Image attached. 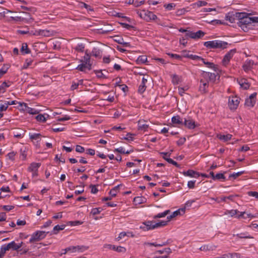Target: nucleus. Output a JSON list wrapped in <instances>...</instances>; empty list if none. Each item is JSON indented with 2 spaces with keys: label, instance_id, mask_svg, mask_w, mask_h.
<instances>
[{
  "label": "nucleus",
  "instance_id": "obj_1",
  "mask_svg": "<svg viewBox=\"0 0 258 258\" xmlns=\"http://www.w3.org/2000/svg\"><path fill=\"white\" fill-rule=\"evenodd\" d=\"M239 19L237 24L240 26L243 31H246L247 30V26L251 24V17L249 16L251 15L250 13H240L238 14Z\"/></svg>",
  "mask_w": 258,
  "mask_h": 258
},
{
  "label": "nucleus",
  "instance_id": "obj_2",
  "mask_svg": "<svg viewBox=\"0 0 258 258\" xmlns=\"http://www.w3.org/2000/svg\"><path fill=\"white\" fill-rule=\"evenodd\" d=\"M227 44V42L219 40L208 41L204 43L205 46L209 48H224Z\"/></svg>",
  "mask_w": 258,
  "mask_h": 258
},
{
  "label": "nucleus",
  "instance_id": "obj_3",
  "mask_svg": "<svg viewBox=\"0 0 258 258\" xmlns=\"http://www.w3.org/2000/svg\"><path fill=\"white\" fill-rule=\"evenodd\" d=\"M137 13L141 18L147 21L154 20L157 18L153 12L144 10L141 11H138Z\"/></svg>",
  "mask_w": 258,
  "mask_h": 258
},
{
  "label": "nucleus",
  "instance_id": "obj_4",
  "mask_svg": "<svg viewBox=\"0 0 258 258\" xmlns=\"http://www.w3.org/2000/svg\"><path fill=\"white\" fill-rule=\"evenodd\" d=\"M48 232L44 231H36L34 232L29 239L30 243L39 241L45 238Z\"/></svg>",
  "mask_w": 258,
  "mask_h": 258
},
{
  "label": "nucleus",
  "instance_id": "obj_5",
  "mask_svg": "<svg viewBox=\"0 0 258 258\" xmlns=\"http://www.w3.org/2000/svg\"><path fill=\"white\" fill-rule=\"evenodd\" d=\"M89 247L85 245L70 246L66 248V252L71 254L72 253H81L87 250Z\"/></svg>",
  "mask_w": 258,
  "mask_h": 258
},
{
  "label": "nucleus",
  "instance_id": "obj_6",
  "mask_svg": "<svg viewBox=\"0 0 258 258\" xmlns=\"http://www.w3.org/2000/svg\"><path fill=\"white\" fill-rule=\"evenodd\" d=\"M240 98L237 96H232L229 97L228 106L231 110H235L240 102Z\"/></svg>",
  "mask_w": 258,
  "mask_h": 258
},
{
  "label": "nucleus",
  "instance_id": "obj_7",
  "mask_svg": "<svg viewBox=\"0 0 258 258\" xmlns=\"http://www.w3.org/2000/svg\"><path fill=\"white\" fill-rule=\"evenodd\" d=\"M29 139L33 144L36 147L40 146V142L41 141L42 136L40 133H29Z\"/></svg>",
  "mask_w": 258,
  "mask_h": 258
},
{
  "label": "nucleus",
  "instance_id": "obj_8",
  "mask_svg": "<svg viewBox=\"0 0 258 258\" xmlns=\"http://www.w3.org/2000/svg\"><path fill=\"white\" fill-rule=\"evenodd\" d=\"M140 228L144 231L153 230L157 228L156 222L153 221H147L143 223V225L140 226Z\"/></svg>",
  "mask_w": 258,
  "mask_h": 258
},
{
  "label": "nucleus",
  "instance_id": "obj_9",
  "mask_svg": "<svg viewBox=\"0 0 258 258\" xmlns=\"http://www.w3.org/2000/svg\"><path fill=\"white\" fill-rule=\"evenodd\" d=\"M238 14H240V12H229L226 16V20L231 23H237L239 19Z\"/></svg>",
  "mask_w": 258,
  "mask_h": 258
},
{
  "label": "nucleus",
  "instance_id": "obj_10",
  "mask_svg": "<svg viewBox=\"0 0 258 258\" xmlns=\"http://www.w3.org/2000/svg\"><path fill=\"white\" fill-rule=\"evenodd\" d=\"M183 124H184L186 127L189 130L194 129L198 126V124L196 123V121L190 117H188L186 118H184Z\"/></svg>",
  "mask_w": 258,
  "mask_h": 258
},
{
  "label": "nucleus",
  "instance_id": "obj_11",
  "mask_svg": "<svg viewBox=\"0 0 258 258\" xmlns=\"http://www.w3.org/2000/svg\"><path fill=\"white\" fill-rule=\"evenodd\" d=\"M217 77L219 78L216 74L209 72H204L202 75V77L207 80L209 83H214Z\"/></svg>",
  "mask_w": 258,
  "mask_h": 258
},
{
  "label": "nucleus",
  "instance_id": "obj_12",
  "mask_svg": "<svg viewBox=\"0 0 258 258\" xmlns=\"http://www.w3.org/2000/svg\"><path fill=\"white\" fill-rule=\"evenodd\" d=\"M236 49H232L228 51L224 56V58L222 60L223 64L224 66H227L229 62L230 61L231 58L233 56L234 54L236 53Z\"/></svg>",
  "mask_w": 258,
  "mask_h": 258
},
{
  "label": "nucleus",
  "instance_id": "obj_13",
  "mask_svg": "<svg viewBox=\"0 0 258 258\" xmlns=\"http://www.w3.org/2000/svg\"><path fill=\"white\" fill-rule=\"evenodd\" d=\"M256 93H253L247 98L245 101V105L248 107H253L255 103Z\"/></svg>",
  "mask_w": 258,
  "mask_h": 258
},
{
  "label": "nucleus",
  "instance_id": "obj_14",
  "mask_svg": "<svg viewBox=\"0 0 258 258\" xmlns=\"http://www.w3.org/2000/svg\"><path fill=\"white\" fill-rule=\"evenodd\" d=\"M208 86L209 82L207 80L204 79V78L202 77L200 81V85L199 87L200 92L202 93H205L207 91Z\"/></svg>",
  "mask_w": 258,
  "mask_h": 258
},
{
  "label": "nucleus",
  "instance_id": "obj_15",
  "mask_svg": "<svg viewBox=\"0 0 258 258\" xmlns=\"http://www.w3.org/2000/svg\"><path fill=\"white\" fill-rule=\"evenodd\" d=\"M254 62L252 60L247 59L242 66L243 70L246 72H249L253 67Z\"/></svg>",
  "mask_w": 258,
  "mask_h": 258
},
{
  "label": "nucleus",
  "instance_id": "obj_16",
  "mask_svg": "<svg viewBox=\"0 0 258 258\" xmlns=\"http://www.w3.org/2000/svg\"><path fill=\"white\" fill-rule=\"evenodd\" d=\"M149 127L147 121L145 120H139L138 122V129L139 131L145 132Z\"/></svg>",
  "mask_w": 258,
  "mask_h": 258
},
{
  "label": "nucleus",
  "instance_id": "obj_17",
  "mask_svg": "<svg viewBox=\"0 0 258 258\" xmlns=\"http://www.w3.org/2000/svg\"><path fill=\"white\" fill-rule=\"evenodd\" d=\"M237 82L240 87L244 89H247L250 86V84L245 78L237 79Z\"/></svg>",
  "mask_w": 258,
  "mask_h": 258
},
{
  "label": "nucleus",
  "instance_id": "obj_18",
  "mask_svg": "<svg viewBox=\"0 0 258 258\" xmlns=\"http://www.w3.org/2000/svg\"><path fill=\"white\" fill-rule=\"evenodd\" d=\"M23 243L22 242L19 243H16L14 241H13L6 245L8 246L9 249H12L14 250H17L22 247Z\"/></svg>",
  "mask_w": 258,
  "mask_h": 258
},
{
  "label": "nucleus",
  "instance_id": "obj_19",
  "mask_svg": "<svg viewBox=\"0 0 258 258\" xmlns=\"http://www.w3.org/2000/svg\"><path fill=\"white\" fill-rule=\"evenodd\" d=\"M92 66L91 64L88 65L86 63L81 62V64L77 66L76 69L81 72H85L86 70L90 71L92 69Z\"/></svg>",
  "mask_w": 258,
  "mask_h": 258
},
{
  "label": "nucleus",
  "instance_id": "obj_20",
  "mask_svg": "<svg viewBox=\"0 0 258 258\" xmlns=\"http://www.w3.org/2000/svg\"><path fill=\"white\" fill-rule=\"evenodd\" d=\"M147 82V79L145 77H143L142 79V82L141 84L140 85L139 87L138 92L142 94L143 93L146 89V84Z\"/></svg>",
  "mask_w": 258,
  "mask_h": 258
},
{
  "label": "nucleus",
  "instance_id": "obj_21",
  "mask_svg": "<svg viewBox=\"0 0 258 258\" xmlns=\"http://www.w3.org/2000/svg\"><path fill=\"white\" fill-rule=\"evenodd\" d=\"M12 83L11 81H5L0 85V94L4 93L8 88H9Z\"/></svg>",
  "mask_w": 258,
  "mask_h": 258
},
{
  "label": "nucleus",
  "instance_id": "obj_22",
  "mask_svg": "<svg viewBox=\"0 0 258 258\" xmlns=\"http://www.w3.org/2000/svg\"><path fill=\"white\" fill-rule=\"evenodd\" d=\"M80 62H84L87 64H91L92 65V61L91 59V54L88 53L87 51L85 52V54L82 59L79 60Z\"/></svg>",
  "mask_w": 258,
  "mask_h": 258
},
{
  "label": "nucleus",
  "instance_id": "obj_23",
  "mask_svg": "<svg viewBox=\"0 0 258 258\" xmlns=\"http://www.w3.org/2000/svg\"><path fill=\"white\" fill-rule=\"evenodd\" d=\"M183 174L185 176L190 177H198L200 176V173L199 172L192 170H188L186 171H184L183 172Z\"/></svg>",
  "mask_w": 258,
  "mask_h": 258
},
{
  "label": "nucleus",
  "instance_id": "obj_24",
  "mask_svg": "<svg viewBox=\"0 0 258 258\" xmlns=\"http://www.w3.org/2000/svg\"><path fill=\"white\" fill-rule=\"evenodd\" d=\"M40 166V163L32 162L29 166L28 170L29 172L38 171V169Z\"/></svg>",
  "mask_w": 258,
  "mask_h": 258
},
{
  "label": "nucleus",
  "instance_id": "obj_25",
  "mask_svg": "<svg viewBox=\"0 0 258 258\" xmlns=\"http://www.w3.org/2000/svg\"><path fill=\"white\" fill-rule=\"evenodd\" d=\"M216 246L212 244L203 245L200 248V250L204 251H212L215 250Z\"/></svg>",
  "mask_w": 258,
  "mask_h": 258
},
{
  "label": "nucleus",
  "instance_id": "obj_26",
  "mask_svg": "<svg viewBox=\"0 0 258 258\" xmlns=\"http://www.w3.org/2000/svg\"><path fill=\"white\" fill-rule=\"evenodd\" d=\"M232 135L231 134H227V135H218L217 136L218 138L223 141V142H227L230 140L232 138Z\"/></svg>",
  "mask_w": 258,
  "mask_h": 258
},
{
  "label": "nucleus",
  "instance_id": "obj_27",
  "mask_svg": "<svg viewBox=\"0 0 258 258\" xmlns=\"http://www.w3.org/2000/svg\"><path fill=\"white\" fill-rule=\"evenodd\" d=\"M171 121L173 124H183V122L182 119L179 115L174 116L171 118Z\"/></svg>",
  "mask_w": 258,
  "mask_h": 258
},
{
  "label": "nucleus",
  "instance_id": "obj_28",
  "mask_svg": "<svg viewBox=\"0 0 258 258\" xmlns=\"http://www.w3.org/2000/svg\"><path fill=\"white\" fill-rule=\"evenodd\" d=\"M205 33L201 30H199L198 31H197L196 32H193L192 39H200V38L203 37L205 35Z\"/></svg>",
  "mask_w": 258,
  "mask_h": 258
},
{
  "label": "nucleus",
  "instance_id": "obj_29",
  "mask_svg": "<svg viewBox=\"0 0 258 258\" xmlns=\"http://www.w3.org/2000/svg\"><path fill=\"white\" fill-rule=\"evenodd\" d=\"M233 236H236L239 238H245V239H250L252 238V237L247 232L245 233H241L237 234H234Z\"/></svg>",
  "mask_w": 258,
  "mask_h": 258
},
{
  "label": "nucleus",
  "instance_id": "obj_30",
  "mask_svg": "<svg viewBox=\"0 0 258 258\" xmlns=\"http://www.w3.org/2000/svg\"><path fill=\"white\" fill-rule=\"evenodd\" d=\"M113 151H114V152H117V153H119L121 154H129L132 152L131 150L126 151L125 150V149L122 147H120L118 148L115 149Z\"/></svg>",
  "mask_w": 258,
  "mask_h": 258
},
{
  "label": "nucleus",
  "instance_id": "obj_31",
  "mask_svg": "<svg viewBox=\"0 0 258 258\" xmlns=\"http://www.w3.org/2000/svg\"><path fill=\"white\" fill-rule=\"evenodd\" d=\"M21 51L24 54H29L30 53V50L28 48L27 43H24L22 44V47L21 48Z\"/></svg>",
  "mask_w": 258,
  "mask_h": 258
},
{
  "label": "nucleus",
  "instance_id": "obj_32",
  "mask_svg": "<svg viewBox=\"0 0 258 258\" xmlns=\"http://www.w3.org/2000/svg\"><path fill=\"white\" fill-rule=\"evenodd\" d=\"M8 107L7 101L0 102V114L2 115V117L3 116L4 114L3 111H6Z\"/></svg>",
  "mask_w": 258,
  "mask_h": 258
},
{
  "label": "nucleus",
  "instance_id": "obj_33",
  "mask_svg": "<svg viewBox=\"0 0 258 258\" xmlns=\"http://www.w3.org/2000/svg\"><path fill=\"white\" fill-rule=\"evenodd\" d=\"M85 44L80 43H78L75 47L74 49L75 51H77L78 52H83L84 51L85 49Z\"/></svg>",
  "mask_w": 258,
  "mask_h": 258
},
{
  "label": "nucleus",
  "instance_id": "obj_34",
  "mask_svg": "<svg viewBox=\"0 0 258 258\" xmlns=\"http://www.w3.org/2000/svg\"><path fill=\"white\" fill-rule=\"evenodd\" d=\"M170 212V211L169 210H166L162 213H158V214L154 216L153 218L157 219L165 217L166 216L169 214Z\"/></svg>",
  "mask_w": 258,
  "mask_h": 258
},
{
  "label": "nucleus",
  "instance_id": "obj_35",
  "mask_svg": "<svg viewBox=\"0 0 258 258\" xmlns=\"http://www.w3.org/2000/svg\"><path fill=\"white\" fill-rule=\"evenodd\" d=\"M180 211H181L182 212H183V210L182 209V210L179 209V210H176V211H174V212H173L172 213V214L170 215V216H167V219H168V221H170L173 218H174V217H176L177 216L180 215Z\"/></svg>",
  "mask_w": 258,
  "mask_h": 258
},
{
  "label": "nucleus",
  "instance_id": "obj_36",
  "mask_svg": "<svg viewBox=\"0 0 258 258\" xmlns=\"http://www.w3.org/2000/svg\"><path fill=\"white\" fill-rule=\"evenodd\" d=\"M119 191V185H117L111 189L109 191V195L111 198L115 197Z\"/></svg>",
  "mask_w": 258,
  "mask_h": 258
},
{
  "label": "nucleus",
  "instance_id": "obj_37",
  "mask_svg": "<svg viewBox=\"0 0 258 258\" xmlns=\"http://www.w3.org/2000/svg\"><path fill=\"white\" fill-rule=\"evenodd\" d=\"M226 258H241V254L239 253H229L224 255Z\"/></svg>",
  "mask_w": 258,
  "mask_h": 258
},
{
  "label": "nucleus",
  "instance_id": "obj_38",
  "mask_svg": "<svg viewBox=\"0 0 258 258\" xmlns=\"http://www.w3.org/2000/svg\"><path fill=\"white\" fill-rule=\"evenodd\" d=\"M145 1H128L127 4L132 5L135 7H138L144 4Z\"/></svg>",
  "mask_w": 258,
  "mask_h": 258
},
{
  "label": "nucleus",
  "instance_id": "obj_39",
  "mask_svg": "<svg viewBox=\"0 0 258 258\" xmlns=\"http://www.w3.org/2000/svg\"><path fill=\"white\" fill-rule=\"evenodd\" d=\"M203 60H201V61H202L203 63H204L206 66L207 67L215 70V66L213 62L208 61L205 59H204L203 58Z\"/></svg>",
  "mask_w": 258,
  "mask_h": 258
},
{
  "label": "nucleus",
  "instance_id": "obj_40",
  "mask_svg": "<svg viewBox=\"0 0 258 258\" xmlns=\"http://www.w3.org/2000/svg\"><path fill=\"white\" fill-rule=\"evenodd\" d=\"M33 60L29 58V59H26L24 63L23 66V69H27L29 67L32 66V64L33 63Z\"/></svg>",
  "mask_w": 258,
  "mask_h": 258
},
{
  "label": "nucleus",
  "instance_id": "obj_41",
  "mask_svg": "<svg viewBox=\"0 0 258 258\" xmlns=\"http://www.w3.org/2000/svg\"><path fill=\"white\" fill-rule=\"evenodd\" d=\"M239 212L237 210H226L225 212V215H230V217H232L237 215L238 213Z\"/></svg>",
  "mask_w": 258,
  "mask_h": 258
},
{
  "label": "nucleus",
  "instance_id": "obj_42",
  "mask_svg": "<svg viewBox=\"0 0 258 258\" xmlns=\"http://www.w3.org/2000/svg\"><path fill=\"white\" fill-rule=\"evenodd\" d=\"M185 57H188V58H189L192 60H197V61H201V60H203V58L201 57V56H199L198 55H194V54H190V55H185Z\"/></svg>",
  "mask_w": 258,
  "mask_h": 258
},
{
  "label": "nucleus",
  "instance_id": "obj_43",
  "mask_svg": "<svg viewBox=\"0 0 258 258\" xmlns=\"http://www.w3.org/2000/svg\"><path fill=\"white\" fill-rule=\"evenodd\" d=\"M9 250V249L6 245L2 246L0 250V258H2L4 256L6 252Z\"/></svg>",
  "mask_w": 258,
  "mask_h": 258
},
{
  "label": "nucleus",
  "instance_id": "obj_44",
  "mask_svg": "<svg viewBox=\"0 0 258 258\" xmlns=\"http://www.w3.org/2000/svg\"><path fill=\"white\" fill-rule=\"evenodd\" d=\"M39 112L38 109L28 107L26 112L30 114H38Z\"/></svg>",
  "mask_w": 258,
  "mask_h": 258
},
{
  "label": "nucleus",
  "instance_id": "obj_45",
  "mask_svg": "<svg viewBox=\"0 0 258 258\" xmlns=\"http://www.w3.org/2000/svg\"><path fill=\"white\" fill-rule=\"evenodd\" d=\"M180 82V78L176 75L172 76V82L174 85H177Z\"/></svg>",
  "mask_w": 258,
  "mask_h": 258
},
{
  "label": "nucleus",
  "instance_id": "obj_46",
  "mask_svg": "<svg viewBox=\"0 0 258 258\" xmlns=\"http://www.w3.org/2000/svg\"><path fill=\"white\" fill-rule=\"evenodd\" d=\"M18 104L19 107H20V110H22L24 112H26L27 110V108H28V106L27 103L24 102H19Z\"/></svg>",
  "mask_w": 258,
  "mask_h": 258
},
{
  "label": "nucleus",
  "instance_id": "obj_47",
  "mask_svg": "<svg viewBox=\"0 0 258 258\" xmlns=\"http://www.w3.org/2000/svg\"><path fill=\"white\" fill-rule=\"evenodd\" d=\"M91 54L96 57H99L101 55V51L99 49L96 48H94L92 50Z\"/></svg>",
  "mask_w": 258,
  "mask_h": 258
},
{
  "label": "nucleus",
  "instance_id": "obj_48",
  "mask_svg": "<svg viewBox=\"0 0 258 258\" xmlns=\"http://www.w3.org/2000/svg\"><path fill=\"white\" fill-rule=\"evenodd\" d=\"M147 61V57L146 55H140L137 58L139 63H144Z\"/></svg>",
  "mask_w": 258,
  "mask_h": 258
},
{
  "label": "nucleus",
  "instance_id": "obj_49",
  "mask_svg": "<svg viewBox=\"0 0 258 258\" xmlns=\"http://www.w3.org/2000/svg\"><path fill=\"white\" fill-rule=\"evenodd\" d=\"M235 197H237V196L236 195H230V196H227V197H221V201H223V202H227V201L228 200H230V201H233L234 198Z\"/></svg>",
  "mask_w": 258,
  "mask_h": 258
},
{
  "label": "nucleus",
  "instance_id": "obj_50",
  "mask_svg": "<svg viewBox=\"0 0 258 258\" xmlns=\"http://www.w3.org/2000/svg\"><path fill=\"white\" fill-rule=\"evenodd\" d=\"M112 250L119 252H125L126 251V249L124 247L121 246H116L115 245H114V248H112Z\"/></svg>",
  "mask_w": 258,
  "mask_h": 258
},
{
  "label": "nucleus",
  "instance_id": "obj_51",
  "mask_svg": "<svg viewBox=\"0 0 258 258\" xmlns=\"http://www.w3.org/2000/svg\"><path fill=\"white\" fill-rule=\"evenodd\" d=\"M35 118L38 121L44 122L46 121V118L45 117L44 115H43L41 114H38V115H37L36 116Z\"/></svg>",
  "mask_w": 258,
  "mask_h": 258
},
{
  "label": "nucleus",
  "instance_id": "obj_52",
  "mask_svg": "<svg viewBox=\"0 0 258 258\" xmlns=\"http://www.w3.org/2000/svg\"><path fill=\"white\" fill-rule=\"evenodd\" d=\"M244 173V171H239L238 172H234L233 173H232L229 175V177L230 178L232 177V178H233V179H236V178H237L238 176H240Z\"/></svg>",
  "mask_w": 258,
  "mask_h": 258
},
{
  "label": "nucleus",
  "instance_id": "obj_53",
  "mask_svg": "<svg viewBox=\"0 0 258 258\" xmlns=\"http://www.w3.org/2000/svg\"><path fill=\"white\" fill-rule=\"evenodd\" d=\"M102 211V209L100 208H95L92 209L91 214L93 215H96L100 213Z\"/></svg>",
  "mask_w": 258,
  "mask_h": 258
},
{
  "label": "nucleus",
  "instance_id": "obj_54",
  "mask_svg": "<svg viewBox=\"0 0 258 258\" xmlns=\"http://www.w3.org/2000/svg\"><path fill=\"white\" fill-rule=\"evenodd\" d=\"M225 180V177L222 173H217L215 175V180Z\"/></svg>",
  "mask_w": 258,
  "mask_h": 258
},
{
  "label": "nucleus",
  "instance_id": "obj_55",
  "mask_svg": "<svg viewBox=\"0 0 258 258\" xmlns=\"http://www.w3.org/2000/svg\"><path fill=\"white\" fill-rule=\"evenodd\" d=\"M168 222V221L167 220V221H161L159 222H156L157 228L166 225Z\"/></svg>",
  "mask_w": 258,
  "mask_h": 258
},
{
  "label": "nucleus",
  "instance_id": "obj_56",
  "mask_svg": "<svg viewBox=\"0 0 258 258\" xmlns=\"http://www.w3.org/2000/svg\"><path fill=\"white\" fill-rule=\"evenodd\" d=\"M149 246H162L166 244L165 242H161L160 243H157V242H153V243H148L147 244Z\"/></svg>",
  "mask_w": 258,
  "mask_h": 258
},
{
  "label": "nucleus",
  "instance_id": "obj_57",
  "mask_svg": "<svg viewBox=\"0 0 258 258\" xmlns=\"http://www.w3.org/2000/svg\"><path fill=\"white\" fill-rule=\"evenodd\" d=\"M71 117L69 115H65L63 117H58L57 120L59 121H66V120H69L71 119Z\"/></svg>",
  "mask_w": 258,
  "mask_h": 258
},
{
  "label": "nucleus",
  "instance_id": "obj_58",
  "mask_svg": "<svg viewBox=\"0 0 258 258\" xmlns=\"http://www.w3.org/2000/svg\"><path fill=\"white\" fill-rule=\"evenodd\" d=\"M248 196L253 197L258 199V192L250 191L247 192Z\"/></svg>",
  "mask_w": 258,
  "mask_h": 258
},
{
  "label": "nucleus",
  "instance_id": "obj_59",
  "mask_svg": "<svg viewBox=\"0 0 258 258\" xmlns=\"http://www.w3.org/2000/svg\"><path fill=\"white\" fill-rule=\"evenodd\" d=\"M76 151L78 153H82L85 151V148L80 145H77L76 146Z\"/></svg>",
  "mask_w": 258,
  "mask_h": 258
},
{
  "label": "nucleus",
  "instance_id": "obj_60",
  "mask_svg": "<svg viewBox=\"0 0 258 258\" xmlns=\"http://www.w3.org/2000/svg\"><path fill=\"white\" fill-rule=\"evenodd\" d=\"M95 74L98 78H105V76L103 74L101 70H99V71H96Z\"/></svg>",
  "mask_w": 258,
  "mask_h": 258
},
{
  "label": "nucleus",
  "instance_id": "obj_61",
  "mask_svg": "<svg viewBox=\"0 0 258 258\" xmlns=\"http://www.w3.org/2000/svg\"><path fill=\"white\" fill-rule=\"evenodd\" d=\"M64 227H65L64 225H57L54 227L53 231H58L59 230H62L64 229Z\"/></svg>",
  "mask_w": 258,
  "mask_h": 258
},
{
  "label": "nucleus",
  "instance_id": "obj_62",
  "mask_svg": "<svg viewBox=\"0 0 258 258\" xmlns=\"http://www.w3.org/2000/svg\"><path fill=\"white\" fill-rule=\"evenodd\" d=\"M78 88H79L78 83H77V82L76 81H73L71 86V90H74Z\"/></svg>",
  "mask_w": 258,
  "mask_h": 258
},
{
  "label": "nucleus",
  "instance_id": "obj_63",
  "mask_svg": "<svg viewBox=\"0 0 258 258\" xmlns=\"http://www.w3.org/2000/svg\"><path fill=\"white\" fill-rule=\"evenodd\" d=\"M192 34H193L192 31L187 30L186 31L185 36L184 37H185V38H187V39H188V38L192 39Z\"/></svg>",
  "mask_w": 258,
  "mask_h": 258
},
{
  "label": "nucleus",
  "instance_id": "obj_64",
  "mask_svg": "<svg viewBox=\"0 0 258 258\" xmlns=\"http://www.w3.org/2000/svg\"><path fill=\"white\" fill-rule=\"evenodd\" d=\"M175 6V5L173 3H170L168 5H166L164 6L166 9H167L168 11L172 10Z\"/></svg>",
  "mask_w": 258,
  "mask_h": 258
}]
</instances>
